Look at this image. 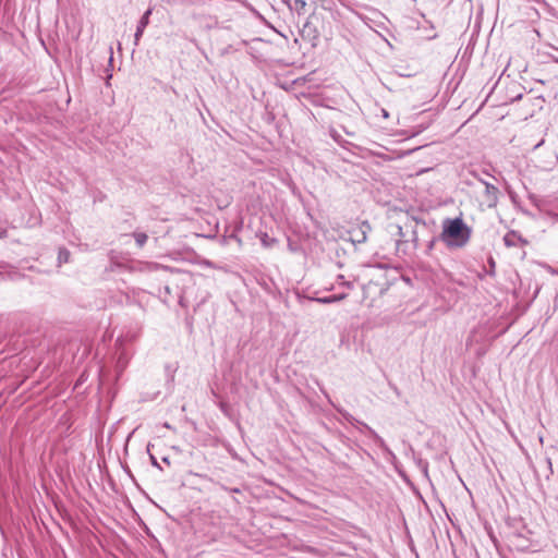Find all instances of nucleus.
Wrapping results in <instances>:
<instances>
[{"label":"nucleus","instance_id":"f257e3e1","mask_svg":"<svg viewBox=\"0 0 558 558\" xmlns=\"http://www.w3.org/2000/svg\"><path fill=\"white\" fill-rule=\"evenodd\" d=\"M472 230L461 217L445 219L440 240L448 248H462L471 239Z\"/></svg>","mask_w":558,"mask_h":558},{"label":"nucleus","instance_id":"f03ea898","mask_svg":"<svg viewBox=\"0 0 558 558\" xmlns=\"http://www.w3.org/2000/svg\"><path fill=\"white\" fill-rule=\"evenodd\" d=\"M481 182L484 184L485 186V191H484V204L488 207V208H494L497 206V203H498V194H499V190L494 185V184H490L486 181H483L481 180Z\"/></svg>","mask_w":558,"mask_h":558},{"label":"nucleus","instance_id":"7ed1b4c3","mask_svg":"<svg viewBox=\"0 0 558 558\" xmlns=\"http://www.w3.org/2000/svg\"><path fill=\"white\" fill-rule=\"evenodd\" d=\"M371 231L368 222L363 221L359 227L350 231V239L353 243L362 244L366 241V235Z\"/></svg>","mask_w":558,"mask_h":558},{"label":"nucleus","instance_id":"20e7f679","mask_svg":"<svg viewBox=\"0 0 558 558\" xmlns=\"http://www.w3.org/2000/svg\"><path fill=\"white\" fill-rule=\"evenodd\" d=\"M153 12V9H148L146 10V12L142 15L141 20L138 21V24H137V27H136V32H135V35H134V44L135 46L138 45V41L144 33V29L146 28V26L149 24V16Z\"/></svg>","mask_w":558,"mask_h":558},{"label":"nucleus","instance_id":"39448f33","mask_svg":"<svg viewBox=\"0 0 558 558\" xmlns=\"http://www.w3.org/2000/svg\"><path fill=\"white\" fill-rule=\"evenodd\" d=\"M345 298H347V294L345 293H341V294H337V295H329V296H324V298H317V299H315V301L318 302V303H322V304H329V303H335V302L342 301Z\"/></svg>","mask_w":558,"mask_h":558},{"label":"nucleus","instance_id":"423d86ee","mask_svg":"<svg viewBox=\"0 0 558 558\" xmlns=\"http://www.w3.org/2000/svg\"><path fill=\"white\" fill-rule=\"evenodd\" d=\"M363 427L368 432V434L374 438L380 448L388 450L384 439L374 429H372L367 424H363Z\"/></svg>","mask_w":558,"mask_h":558},{"label":"nucleus","instance_id":"0eeeda50","mask_svg":"<svg viewBox=\"0 0 558 558\" xmlns=\"http://www.w3.org/2000/svg\"><path fill=\"white\" fill-rule=\"evenodd\" d=\"M259 239H260L262 245L265 248H269L277 243V240L275 238L269 236L267 233H262Z\"/></svg>","mask_w":558,"mask_h":558},{"label":"nucleus","instance_id":"6e6552de","mask_svg":"<svg viewBox=\"0 0 558 558\" xmlns=\"http://www.w3.org/2000/svg\"><path fill=\"white\" fill-rule=\"evenodd\" d=\"M132 235L138 247H143L148 240V235L144 232H134Z\"/></svg>","mask_w":558,"mask_h":558},{"label":"nucleus","instance_id":"1a4fd4ad","mask_svg":"<svg viewBox=\"0 0 558 558\" xmlns=\"http://www.w3.org/2000/svg\"><path fill=\"white\" fill-rule=\"evenodd\" d=\"M70 258V252L65 248H61L58 254L59 264L68 263Z\"/></svg>","mask_w":558,"mask_h":558},{"label":"nucleus","instance_id":"9d476101","mask_svg":"<svg viewBox=\"0 0 558 558\" xmlns=\"http://www.w3.org/2000/svg\"><path fill=\"white\" fill-rule=\"evenodd\" d=\"M337 281L340 286L345 287L348 289H353V283L351 281H345L343 275H339L337 277Z\"/></svg>","mask_w":558,"mask_h":558},{"label":"nucleus","instance_id":"9b49d317","mask_svg":"<svg viewBox=\"0 0 558 558\" xmlns=\"http://www.w3.org/2000/svg\"><path fill=\"white\" fill-rule=\"evenodd\" d=\"M437 239L436 238H432L427 245H426V254H430V252L434 250L435 247V243H436Z\"/></svg>","mask_w":558,"mask_h":558},{"label":"nucleus","instance_id":"f8f14e48","mask_svg":"<svg viewBox=\"0 0 558 558\" xmlns=\"http://www.w3.org/2000/svg\"><path fill=\"white\" fill-rule=\"evenodd\" d=\"M306 2L304 0H295V9L298 11L304 10Z\"/></svg>","mask_w":558,"mask_h":558},{"label":"nucleus","instance_id":"ddd939ff","mask_svg":"<svg viewBox=\"0 0 558 558\" xmlns=\"http://www.w3.org/2000/svg\"><path fill=\"white\" fill-rule=\"evenodd\" d=\"M412 235H413L412 236V242L414 243V246L416 247L417 246V242H418V238H417V233H416L415 230L412 232Z\"/></svg>","mask_w":558,"mask_h":558},{"label":"nucleus","instance_id":"4468645a","mask_svg":"<svg viewBox=\"0 0 558 558\" xmlns=\"http://www.w3.org/2000/svg\"><path fill=\"white\" fill-rule=\"evenodd\" d=\"M150 460H151V464L156 468H160L159 464H158V461L157 459L154 457V456H150Z\"/></svg>","mask_w":558,"mask_h":558},{"label":"nucleus","instance_id":"2eb2a0df","mask_svg":"<svg viewBox=\"0 0 558 558\" xmlns=\"http://www.w3.org/2000/svg\"><path fill=\"white\" fill-rule=\"evenodd\" d=\"M504 241H505V243H506V245H507V246H511V245H512L511 240H509V235H506V236L504 238Z\"/></svg>","mask_w":558,"mask_h":558},{"label":"nucleus","instance_id":"dca6fc26","mask_svg":"<svg viewBox=\"0 0 558 558\" xmlns=\"http://www.w3.org/2000/svg\"><path fill=\"white\" fill-rule=\"evenodd\" d=\"M381 113H383V117L384 118H388L389 117V113L386 109H381Z\"/></svg>","mask_w":558,"mask_h":558},{"label":"nucleus","instance_id":"f3484780","mask_svg":"<svg viewBox=\"0 0 558 558\" xmlns=\"http://www.w3.org/2000/svg\"><path fill=\"white\" fill-rule=\"evenodd\" d=\"M7 231L0 228V238L5 236Z\"/></svg>","mask_w":558,"mask_h":558},{"label":"nucleus","instance_id":"a211bd4d","mask_svg":"<svg viewBox=\"0 0 558 558\" xmlns=\"http://www.w3.org/2000/svg\"><path fill=\"white\" fill-rule=\"evenodd\" d=\"M162 462L167 463L168 465L170 464V460L168 457H163Z\"/></svg>","mask_w":558,"mask_h":558},{"label":"nucleus","instance_id":"6ab92c4d","mask_svg":"<svg viewBox=\"0 0 558 558\" xmlns=\"http://www.w3.org/2000/svg\"><path fill=\"white\" fill-rule=\"evenodd\" d=\"M398 234H399L400 236H403L402 228H401V227H398Z\"/></svg>","mask_w":558,"mask_h":558},{"label":"nucleus","instance_id":"aec40b11","mask_svg":"<svg viewBox=\"0 0 558 558\" xmlns=\"http://www.w3.org/2000/svg\"><path fill=\"white\" fill-rule=\"evenodd\" d=\"M147 266H148L149 268H156V267H157V265H155V264H147Z\"/></svg>","mask_w":558,"mask_h":558},{"label":"nucleus","instance_id":"412c9836","mask_svg":"<svg viewBox=\"0 0 558 558\" xmlns=\"http://www.w3.org/2000/svg\"><path fill=\"white\" fill-rule=\"evenodd\" d=\"M190 2H192V3H197V2H198V0H190Z\"/></svg>","mask_w":558,"mask_h":558},{"label":"nucleus","instance_id":"4be33fe9","mask_svg":"<svg viewBox=\"0 0 558 558\" xmlns=\"http://www.w3.org/2000/svg\"><path fill=\"white\" fill-rule=\"evenodd\" d=\"M553 272L558 275V270H554Z\"/></svg>","mask_w":558,"mask_h":558}]
</instances>
